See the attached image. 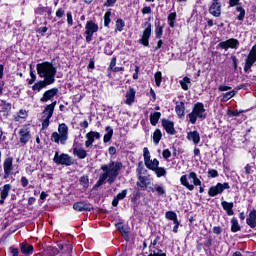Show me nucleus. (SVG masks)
<instances>
[{"instance_id":"20","label":"nucleus","mask_w":256,"mask_h":256,"mask_svg":"<svg viewBox=\"0 0 256 256\" xmlns=\"http://www.w3.org/2000/svg\"><path fill=\"white\" fill-rule=\"evenodd\" d=\"M136 93L137 91H135L133 87L129 88V90L126 92V105H133V103H135Z\"/></svg>"},{"instance_id":"38","label":"nucleus","mask_w":256,"mask_h":256,"mask_svg":"<svg viewBox=\"0 0 256 256\" xmlns=\"http://www.w3.org/2000/svg\"><path fill=\"white\" fill-rule=\"evenodd\" d=\"M27 117V111L21 109L17 114L14 115V121H21V119H27Z\"/></svg>"},{"instance_id":"6","label":"nucleus","mask_w":256,"mask_h":256,"mask_svg":"<svg viewBox=\"0 0 256 256\" xmlns=\"http://www.w3.org/2000/svg\"><path fill=\"white\" fill-rule=\"evenodd\" d=\"M55 107H57V101H53L51 104H48L42 112V129H47L55 112Z\"/></svg>"},{"instance_id":"52","label":"nucleus","mask_w":256,"mask_h":256,"mask_svg":"<svg viewBox=\"0 0 256 256\" xmlns=\"http://www.w3.org/2000/svg\"><path fill=\"white\" fill-rule=\"evenodd\" d=\"M67 23L69 27H73V14L71 12H67Z\"/></svg>"},{"instance_id":"54","label":"nucleus","mask_w":256,"mask_h":256,"mask_svg":"<svg viewBox=\"0 0 256 256\" xmlns=\"http://www.w3.org/2000/svg\"><path fill=\"white\" fill-rule=\"evenodd\" d=\"M9 252L11 253L12 256H19V249L13 246L9 248Z\"/></svg>"},{"instance_id":"22","label":"nucleus","mask_w":256,"mask_h":256,"mask_svg":"<svg viewBox=\"0 0 256 256\" xmlns=\"http://www.w3.org/2000/svg\"><path fill=\"white\" fill-rule=\"evenodd\" d=\"M74 211H91V206L85 202H76L73 205Z\"/></svg>"},{"instance_id":"17","label":"nucleus","mask_w":256,"mask_h":256,"mask_svg":"<svg viewBox=\"0 0 256 256\" xmlns=\"http://www.w3.org/2000/svg\"><path fill=\"white\" fill-rule=\"evenodd\" d=\"M12 188L11 184H5L0 188V205L5 203V199L9 197V193H11Z\"/></svg>"},{"instance_id":"51","label":"nucleus","mask_w":256,"mask_h":256,"mask_svg":"<svg viewBox=\"0 0 256 256\" xmlns=\"http://www.w3.org/2000/svg\"><path fill=\"white\" fill-rule=\"evenodd\" d=\"M155 33H156V38L161 39V37L163 36V26H157L155 29Z\"/></svg>"},{"instance_id":"47","label":"nucleus","mask_w":256,"mask_h":256,"mask_svg":"<svg viewBox=\"0 0 256 256\" xmlns=\"http://www.w3.org/2000/svg\"><path fill=\"white\" fill-rule=\"evenodd\" d=\"M109 23H111V11L104 14V27H109Z\"/></svg>"},{"instance_id":"36","label":"nucleus","mask_w":256,"mask_h":256,"mask_svg":"<svg viewBox=\"0 0 256 256\" xmlns=\"http://www.w3.org/2000/svg\"><path fill=\"white\" fill-rule=\"evenodd\" d=\"M154 173L155 175L158 177V178H161V177H166L167 176V170L164 168V167H157L155 168L154 170Z\"/></svg>"},{"instance_id":"8","label":"nucleus","mask_w":256,"mask_h":256,"mask_svg":"<svg viewBox=\"0 0 256 256\" xmlns=\"http://www.w3.org/2000/svg\"><path fill=\"white\" fill-rule=\"evenodd\" d=\"M99 31V25H97L93 20H89L85 25V35L87 43L93 41V35Z\"/></svg>"},{"instance_id":"55","label":"nucleus","mask_w":256,"mask_h":256,"mask_svg":"<svg viewBox=\"0 0 256 256\" xmlns=\"http://www.w3.org/2000/svg\"><path fill=\"white\" fill-rule=\"evenodd\" d=\"M65 15V10L63 8H59L56 11V17H58V19H61V17H63Z\"/></svg>"},{"instance_id":"21","label":"nucleus","mask_w":256,"mask_h":256,"mask_svg":"<svg viewBox=\"0 0 256 256\" xmlns=\"http://www.w3.org/2000/svg\"><path fill=\"white\" fill-rule=\"evenodd\" d=\"M247 225L251 227V229H255L256 227V210H252L249 216L246 219Z\"/></svg>"},{"instance_id":"4","label":"nucleus","mask_w":256,"mask_h":256,"mask_svg":"<svg viewBox=\"0 0 256 256\" xmlns=\"http://www.w3.org/2000/svg\"><path fill=\"white\" fill-rule=\"evenodd\" d=\"M180 183L183 187H186L188 191H193L195 187L201 186V181L197 178V173L190 172L188 177L187 175H182L180 178Z\"/></svg>"},{"instance_id":"9","label":"nucleus","mask_w":256,"mask_h":256,"mask_svg":"<svg viewBox=\"0 0 256 256\" xmlns=\"http://www.w3.org/2000/svg\"><path fill=\"white\" fill-rule=\"evenodd\" d=\"M143 157L144 164L147 167V169H150V171H154L156 167L159 165V160H157V158L151 160V153L149 152V148L147 147L143 149Z\"/></svg>"},{"instance_id":"14","label":"nucleus","mask_w":256,"mask_h":256,"mask_svg":"<svg viewBox=\"0 0 256 256\" xmlns=\"http://www.w3.org/2000/svg\"><path fill=\"white\" fill-rule=\"evenodd\" d=\"M59 93V88H51L44 92L42 97L40 98L41 103H47L49 101H53L55 97H57Z\"/></svg>"},{"instance_id":"29","label":"nucleus","mask_w":256,"mask_h":256,"mask_svg":"<svg viewBox=\"0 0 256 256\" xmlns=\"http://www.w3.org/2000/svg\"><path fill=\"white\" fill-rule=\"evenodd\" d=\"M176 114L178 117L181 119V117H184L185 115V103L180 102L179 104L176 105L175 107Z\"/></svg>"},{"instance_id":"1","label":"nucleus","mask_w":256,"mask_h":256,"mask_svg":"<svg viewBox=\"0 0 256 256\" xmlns=\"http://www.w3.org/2000/svg\"><path fill=\"white\" fill-rule=\"evenodd\" d=\"M123 169V163L120 161H110L109 164L101 166L103 173L100 175L97 186L101 187L107 181L110 185L115 183V179L119 177V173Z\"/></svg>"},{"instance_id":"35","label":"nucleus","mask_w":256,"mask_h":256,"mask_svg":"<svg viewBox=\"0 0 256 256\" xmlns=\"http://www.w3.org/2000/svg\"><path fill=\"white\" fill-rule=\"evenodd\" d=\"M113 137V130L110 126L106 127V134L104 135V143H109Z\"/></svg>"},{"instance_id":"64","label":"nucleus","mask_w":256,"mask_h":256,"mask_svg":"<svg viewBox=\"0 0 256 256\" xmlns=\"http://www.w3.org/2000/svg\"><path fill=\"white\" fill-rule=\"evenodd\" d=\"M221 227L219 226H214L213 227V233H215V235H221Z\"/></svg>"},{"instance_id":"58","label":"nucleus","mask_w":256,"mask_h":256,"mask_svg":"<svg viewBox=\"0 0 256 256\" xmlns=\"http://www.w3.org/2000/svg\"><path fill=\"white\" fill-rule=\"evenodd\" d=\"M208 175H209L210 177H212V178H215V177H218L219 172H217V170H215V169H212V170H209V171H208Z\"/></svg>"},{"instance_id":"59","label":"nucleus","mask_w":256,"mask_h":256,"mask_svg":"<svg viewBox=\"0 0 256 256\" xmlns=\"http://www.w3.org/2000/svg\"><path fill=\"white\" fill-rule=\"evenodd\" d=\"M174 227H173V233H178L179 232V225H181V223L179 222V220H177L176 222H173Z\"/></svg>"},{"instance_id":"60","label":"nucleus","mask_w":256,"mask_h":256,"mask_svg":"<svg viewBox=\"0 0 256 256\" xmlns=\"http://www.w3.org/2000/svg\"><path fill=\"white\" fill-rule=\"evenodd\" d=\"M149 256H167L162 250H158L157 252L151 253Z\"/></svg>"},{"instance_id":"25","label":"nucleus","mask_w":256,"mask_h":256,"mask_svg":"<svg viewBox=\"0 0 256 256\" xmlns=\"http://www.w3.org/2000/svg\"><path fill=\"white\" fill-rule=\"evenodd\" d=\"M221 206L223 207L224 211H226L227 215H229V217L234 215L235 212H233V202L222 201Z\"/></svg>"},{"instance_id":"10","label":"nucleus","mask_w":256,"mask_h":256,"mask_svg":"<svg viewBox=\"0 0 256 256\" xmlns=\"http://www.w3.org/2000/svg\"><path fill=\"white\" fill-rule=\"evenodd\" d=\"M225 189H231L229 183H218L216 186H211L208 195L209 197H217V195H221L225 191Z\"/></svg>"},{"instance_id":"42","label":"nucleus","mask_w":256,"mask_h":256,"mask_svg":"<svg viewBox=\"0 0 256 256\" xmlns=\"http://www.w3.org/2000/svg\"><path fill=\"white\" fill-rule=\"evenodd\" d=\"M177 19V14L176 13H171L168 16V25L169 27H175V21Z\"/></svg>"},{"instance_id":"24","label":"nucleus","mask_w":256,"mask_h":256,"mask_svg":"<svg viewBox=\"0 0 256 256\" xmlns=\"http://www.w3.org/2000/svg\"><path fill=\"white\" fill-rule=\"evenodd\" d=\"M33 245L27 243L20 244V251L23 255H33Z\"/></svg>"},{"instance_id":"5","label":"nucleus","mask_w":256,"mask_h":256,"mask_svg":"<svg viewBox=\"0 0 256 256\" xmlns=\"http://www.w3.org/2000/svg\"><path fill=\"white\" fill-rule=\"evenodd\" d=\"M188 119L192 125L197 123V119H207V114L205 113V105L201 102H197L191 113L188 114Z\"/></svg>"},{"instance_id":"7","label":"nucleus","mask_w":256,"mask_h":256,"mask_svg":"<svg viewBox=\"0 0 256 256\" xmlns=\"http://www.w3.org/2000/svg\"><path fill=\"white\" fill-rule=\"evenodd\" d=\"M53 161L56 165H65V167H71L74 163L73 157L65 153L59 154V151L55 152Z\"/></svg>"},{"instance_id":"26","label":"nucleus","mask_w":256,"mask_h":256,"mask_svg":"<svg viewBox=\"0 0 256 256\" xmlns=\"http://www.w3.org/2000/svg\"><path fill=\"white\" fill-rule=\"evenodd\" d=\"M73 155L78 157V159H85L87 157V150L75 147L73 148Z\"/></svg>"},{"instance_id":"15","label":"nucleus","mask_w":256,"mask_h":256,"mask_svg":"<svg viewBox=\"0 0 256 256\" xmlns=\"http://www.w3.org/2000/svg\"><path fill=\"white\" fill-rule=\"evenodd\" d=\"M210 15L213 17H221V3L220 0H212V3L209 7Z\"/></svg>"},{"instance_id":"41","label":"nucleus","mask_w":256,"mask_h":256,"mask_svg":"<svg viewBox=\"0 0 256 256\" xmlns=\"http://www.w3.org/2000/svg\"><path fill=\"white\" fill-rule=\"evenodd\" d=\"M123 29H125V21H123V19L116 20L115 31H119V33H121V31H123Z\"/></svg>"},{"instance_id":"28","label":"nucleus","mask_w":256,"mask_h":256,"mask_svg":"<svg viewBox=\"0 0 256 256\" xmlns=\"http://www.w3.org/2000/svg\"><path fill=\"white\" fill-rule=\"evenodd\" d=\"M137 185L141 189H147V187L149 185V178H147V176H139V181H138Z\"/></svg>"},{"instance_id":"57","label":"nucleus","mask_w":256,"mask_h":256,"mask_svg":"<svg viewBox=\"0 0 256 256\" xmlns=\"http://www.w3.org/2000/svg\"><path fill=\"white\" fill-rule=\"evenodd\" d=\"M162 156L164 157V159H169V157H171V151L169 149L163 150Z\"/></svg>"},{"instance_id":"18","label":"nucleus","mask_w":256,"mask_h":256,"mask_svg":"<svg viewBox=\"0 0 256 256\" xmlns=\"http://www.w3.org/2000/svg\"><path fill=\"white\" fill-rule=\"evenodd\" d=\"M20 135V143H23L26 145V143H29V139H31V132L29 131V128H22L19 131Z\"/></svg>"},{"instance_id":"48","label":"nucleus","mask_w":256,"mask_h":256,"mask_svg":"<svg viewBox=\"0 0 256 256\" xmlns=\"http://www.w3.org/2000/svg\"><path fill=\"white\" fill-rule=\"evenodd\" d=\"M80 184L84 187V189H87V187H89V176H82L80 178Z\"/></svg>"},{"instance_id":"62","label":"nucleus","mask_w":256,"mask_h":256,"mask_svg":"<svg viewBox=\"0 0 256 256\" xmlns=\"http://www.w3.org/2000/svg\"><path fill=\"white\" fill-rule=\"evenodd\" d=\"M231 87L229 86H225V85H221L218 87L219 91L225 92V91H230Z\"/></svg>"},{"instance_id":"16","label":"nucleus","mask_w":256,"mask_h":256,"mask_svg":"<svg viewBox=\"0 0 256 256\" xmlns=\"http://www.w3.org/2000/svg\"><path fill=\"white\" fill-rule=\"evenodd\" d=\"M162 127L163 129H165L168 135H175V133H177V131L175 130V123H173V121L171 120L163 119Z\"/></svg>"},{"instance_id":"49","label":"nucleus","mask_w":256,"mask_h":256,"mask_svg":"<svg viewBox=\"0 0 256 256\" xmlns=\"http://www.w3.org/2000/svg\"><path fill=\"white\" fill-rule=\"evenodd\" d=\"M241 113H243L242 110H234V111L233 110H228L227 115L229 117H237V116L241 115Z\"/></svg>"},{"instance_id":"50","label":"nucleus","mask_w":256,"mask_h":256,"mask_svg":"<svg viewBox=\"0 0 256 256\" xmlns=\"http://www.w3.org/2000/svg\"><path fill=\"white\" fill-rule=\"evenodd\" d=\"M229 7H241V0H229L228 1Z\"/></svg>"},{"instance_id":"12","label":"nucleus","mask_w":256,"mask_h":256,"mask_svg":"<svg viewBox=\"0 0 256 256\" xmlns=\"http://www.w3.org/2000/svg\"><path fill=\"white\" fill-rule=\"evenodd\" d=\"M220 49L227 51L228 49H239V40L230 38L226 41H222L218 44Z\"/></svg>"},{"instance_id":"34","label":"nucleus","mask_w":256,"mask_h":256,"mask_svg":"<svg viewBox=\"0 0 256 256\" xmlns=\"http://www.w3.org/2000/svg\"><path fill=\"white\" fill-rule=\"evenodd\" d=\"M156 191L157 195L163 196L166 195L167 190H165V187L159 184H155L154 188H152V192L154 193Z\"/></svg>"},{"instance_id":"53","label":"nucleus","mask_w":256,"mask_h":256,"mask_svg":"<svg viewBox=\"0 0 256 256\" xmlns=\"http://www.w3.org/2000/svg\"><path fill=\"white\" fill-rule=\"evenodd\" d=\"M30 77L31 79L28 81L29 85H33V83H35L36 79H37V75H35V73H33V71H30Z\"/></svg>"},{"instance_id":"61","label":"nucleus","mask_w":256,"mask_h":256,"mask_svg":"<svg viewBox=\"0 0 256 256\" xmlns=\"http://www.w3.org/2000/svg\"><path fill=\"white\" fill-rule=\"evenodd\" d=\"M117 65V58H112L111 62H110V66L109 69H115V66Z\"/></svg>"},{"instance_id":"19","label":"nucleus","mask_w":256,"mask_h":256,"mask_svg":"<svg viewBox=\"0 0 256 256\" xmlns=\"http://www.w3.org/2000/svg\"><path fill=\"white\" fill-rule=\"evenodd\" d=\"M188 141H192L194 145H199L201 143V135L197 131H190L187 133Z\"/></svg>"},{"instance_id":"31","label":"nucleus","mask_w":256,"mask_h":256,"mask_svg":"<svg viewBox=\"0 0 256 256\" xmlns=\"http://www.w3.org/2000/svg\"><path fill=\"white\" fill-rule=\"evenodd\" d=\"M234 95H237V91H235V90H232L230 92H226V93L222 94L221 102L227 103V101H229V99H233Z\"/></svg>"},{"instance_id":"56","label":"nucleus","mask_w":256,"mask_h":256,"mask_svg":"<svg viewBox=\"0 0 256 256\" xmlns=\"http://www.w3.org/2000/svg\"><path fill=\"white\" fill-rule=\"evenodd\" d=\"M20 182H21L22 187H27V185H29V179H27V177H25V176L21 177Z\"/></svg>"},{"instance_id":"32","label":"nucleus","mask_w":256,"mask_h":256,"mask_svg":"<svg viewBox=\"0 0 256 256\" xmlns=\"http://www.w3.org/2000/svg\"><path fill=\"white\" fill-rule=\"evenodd\" d=\"M180 85L184 91H189V87L191 86V78L184 77L182 80H180Z\"/></svg>"},{"instance_id":"30","label":"nucleus","mask_w":256,"mask_h":256,"mask_svg":"<svg viewBox=\"0 0 256 256\" xmlns=\"http://www.w3.org/2000/svg\"><path fill=\"white\" fill-rule=\"evenodd\" d=\"M159 119H161V112H154L150 114V123L153 127L159 123Z\"/></svg>"},{"instance_id":"3","label":"nucleus","mask_w":256,"mask_h":256,"mask_svg":"<svg viewBox=\"0 0 256 256\" xmlns=\"http://www.w3.org/2000/svg\"><path fill=\"white\" fill-rule=\"evenodd\" d=\"M69 139V126L62 123L58 126V132H53L51 135V141L60 145H65Z\"/></svg>"},{"instance_id":"63","label":"nucleus","mask_w":256,"mask_h":256,"mask_svg":"<svg viewBox=\"0 0 256 256\" xmlns=\"http://www.w3.org/2000/svg\"><path fill=\"white\" fill-rule=\"evenodd\" d=\"M142 13L143 15H149V13H151V7L146 6L142 9Z\"/></svg>"},{"instance_id":"37","label":"nucleus","mask_w":256,"mask_h":256,"mask_svg":"<svg viewBox=\"0 0 256 256\" xmlns=\"http://www.w3.org/2000/svg\"><path fill=\"white\" fill-rule=\"evenodd\" d=\"M163 137V133H161L160 129H156L153 133V142L155 145H159V141H161Z\"/></svg>"},{"instance_id":"45","label":"nucleus","mask_w":256,"mask_h":256,"mask_svg":"<svg viewBox=\"0 0 256 256\" xmlns=\"http://www.w3.org/2000/svg\"><path fill=\"white\" fill-rule=\"evenodd\" d=\"M47 9L48 7L40 5L35 9L34 13L35 15H45L47 13Z\"/></svg>"},{"instance_id":"11","label":"nucleus","mask_w":256,"mask_h":256,"mask_svg":"<svg viewBox=\"0 0 256 256\" xmlns=\"http://www.w3.org/2000/svg\"><path fill=\"white\" fill-rule=\"evenodd\" d=\"M144 31L142 34V38L139 40L140 45H144V47H149V38L151 37V24L150 22L144 23Z\"/></svg>"},{"instance_id":"33","label":"nucleus","mask_w":256,"mask_h":256,"mask_svg":"<svg viewBox=\"0 0 256 256\" xmlns=\"http://www.w3.org/2000/svg\"><path fill=\"white\" fill-rule=\"evenodd\" d=\"M100 138H101V134H99V132L90 131L86 134V139H88L92 143H95V139H100Z\"/></svg>"},{"instance_id":"27","label":"nucleus","mask_w":256,"mask_h":256,"mask_svg":"<svg viewBox=\"0 0 256 256\" xmlns=\"http://www.w3.org/2000/svg\"><path fill=\"white\" fill-rule=\"evenodd\" d=\"M47 85H51V83L47 82V80L39 81L33 85L32 89L33 91H41V89H45Z\"/></svg>"},{"instance_id":"2","label":"nucleus","mask_w":256,"mask_h":256,"mask_svg":"<svg viewBox=\"0 0 256 256\" xmlns=\"http://www.w3.org/2000/svg\"><path fill=\"white\" fill-rule=\"evenodd\" d=\"M39 77L44 79L47 83L53 85L55 83V75H57V67L51 62H42L36 66Z\"/></svg>"},{"instance_id":"39","label":"nucleus","mask_w":256,"mask_h":256,"mask_svg":"<svg viewBox=\"0 0 256 256\" xmlns=\"http://www.w3.org/2000/svg\"><path fill=\"white\" fill-rule=\"evenodd\" d=\"M231 231L232 233H237V231H241V226H239V222L237 221V218H232L231 220Z\"/></svg>"},{"instance_id":"13","label":"nucleus","mask_w":256,"mask_h":256,"mask_svg":"<svg viewBox=\"0 0 256 256\" xmlns=\"http://www.w3.org/2000/svg\"><path fill=\"white\" fill-rule=\"evenodd\" d=\"M3 179H9L13 175V158L8 157L3 162Z\"/></svg>"},{"instance_id":"44","label":"nucleus","mask_w":256,"mask_h":256,"mask_svg":"<svg viewBox=\"0 0 256 256\" xmlns=\"http://www.w3.org/2000/svg\"><path fill=\"white\" fill-rule=\"evenodd\" d=\"M154 79L157 87H161V82L163 81V74L161 72H156L154 75Z\"/></svg>"},{"instance_id":"23","label":"nucleus","mask_w":256,"mask_h":256,"mask_svg":"<svg viewBox=\"0 0 256 256\" xmlns=\"http://www.w3.org/2000/svg\"><path fill=\"white\" fill-rule=\"evenodd\" d=\"M127 197V189L122 190L120 193L117 194L116 197H114L112 201L113 207H117L119 205V201H123Z\"/></svg>"},{"instance_id":"46","label":"nucleus","mask_w":256,"mask_h":256,"mask_svg":"<svg viewBox=\"0 0 256 256\" xmlns=\"http://www.w3.org/2000/svg\"><path fill=\"white\" fill-rule=\"evenodd\" d=\"M0 107H2V111L5 113H9V111H11V103H8L7 101H1Z\"/></svg>"},{"instance_id":"40","label":"nucleus","mask_w":256,"mask_h":256,"mask_svg":"<svg viewBox=\"0 0 256 256\" xmlns=\"http://www.w3.org/2000/svg\"><path fill=\"white\" fill-rule=\"evenodd\" d=\"M165 218L168 219V221H173V223H175L176 221H179V219L177 218V213L173 211H167L165 213Z\"/></svg>"},{"instance_id":"43","label":"nucleus","mask_w":256,"mask_h":256,"mask_svg":"<svg viewBox=\"0 0 256 256\" xmlns=\"http://www.w3.org/2000/svg\"><path fill=\"white\" fill-rule=\"evenodd\" d=\"M236 11H238V13H240L237 16L238 21H243V19H245V8H243V6H238L236 8Z\"/></svg>"}]
</instances>
